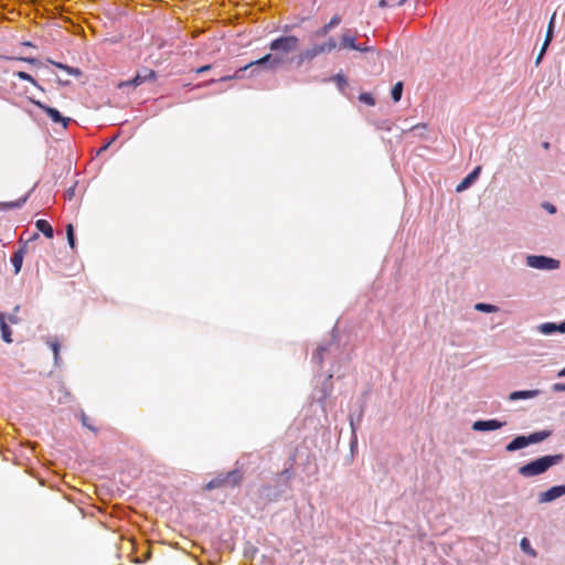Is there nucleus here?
<instances>
[{
    "instance_id": "f257e3e1",
    "label": "nucleus",
    "mask_w": 565,
    "mask_h": 565,
    "mask_svg": "<svg viewBox=\"0 0 565 565\" xmlns=\"http://www.w3.org/2000/svg\"><path fill=\"white\" fill-rule=\"evenodd\" d=\"M299 47V39L295 35L280 36L270 42L269 49L275 52V54H266L257 61L250 62L244 67L239 68L234 75L223 76L218 81H230L234 78H238L239 72H244L253 66H265L268 70H276L278 66L282 65L286 62L285 55L296 51Z\"/></svg>"
},
{
    "instance_id": "f03ea898",
    "label": "nucleus",
    "mask_w": 565,
    "mask_h": 565,
    "mask_svg": "<svg viewBox=\"0 0 565 565\" xmlns=\"http://www.w3.org/2000/svg\"><path fill=\"white\" fill-rule=\"evenodd\" d=\"M563 455H548L540 457L519 468V473L525 478L535 477L546 472L551 467L563 461Z\"/></svg>"
},
{
    "instance_id": "7ed1b4c3",
    "label": "nucleus",
    "mask_w": 565,
    "mask_h": 565,
    "mask_svg": "<svg viewBox=\"0 0 565 565\" xmlns=\"http://www.w3.org/2000/svg\"><path fill=\"white\" fill-rule=\"evenodd\" d=\"M338 46L337 41L334 39H329L328 42L323 44H316L310 49L302 51L297 58V64L301 65L305 62L312 61L320 54H327L335 50Z\"/></svg>"
},
{
    "instance_id": "20e7f679",
    "label": "nucleus",
    "mask_w": 565,
    "mask_h": 565,
    "mask_svg": "<svg viewBox=\"0 0 565 565\" xmlns=\"http://www.w3.org/2000/svg\"><path fill=\"white\" fill-rule=\"evenodd\" d=\"M241 480H242L241 473L236 470H233V471L227 472L226 475L217 476L216 478L209 481L205 484V489L213 490V489H217V488H221L224 486L235 487V486L239 484Z\"/></svg>"
},
{
    "instance_id": "39448f33",
    "label": "nucleus",
    "mask_w": 565,
    "mask_h": 565,
    "mask_svg": "<svg viewBox=\"0 0 565 565\" xmlns=\"http://www.w3.org/2000/svg\"><path fill=\"white\" fill-rule=\"evenodd\" d=\"M157 78V74L153 70L142 68L139 71L136 76L129 81H122L117 84L118 89H122L125 87H138L148 81H154Z\"/></svg>"
},
{
    "instance_id": "423d86ee",
    "label": "nucleus",
    "mask_w": 565,
    "mask_h": 565,
    "mask_svg": "<svg viewBox=\"0 0 565 565\" xmlns=\"http://www.w3.org/2000/svg\"><path fill=\"white\" fill-rule=\"evenodd\" d=\"M31 103L44 111L53 122L61 124L63 128L66 129L71 121L70 117L62 116L56 108L50 107L40 100L31 99Z\"/></svg>"
},
{
    "instance_id": "0eeeda50",
    "label": "nucleus",
    "mask_w": 565,
    "mask_h": 565,
    "mask_svg": "<svg viewBox=\"0 0 565 565\" xmlns=\"http://www.w3.org/2000/svg\"><path fill=\"white\" fill-rule=\"evenodd\" d=\"M526 264L527 266L536 269H557L559 267V262L557 259L546 256H527Z\"/></svg>"
},
{
    "instance_id": "6e6552de",
    "label": "nucleus",
    "mask_w": 565,
    "mask_h": 565,
    "mask_svg": "<svg viewBox=\"0 0 565 565\" xmlns=\"http://www.w3.org/2000/svg\"><path fill=\"white\" fill-rule=\"evenodd\" d=\"M504 425L505 422H500L497 419L477 420L472 424V429L477 431H489L500 429Z\"/></svg>"
},
{
    "instance_id": "1a4fd4ad",
    "label": "nucleus",
    "mask_w": 565,
    "mask_h": 565,
    "mask_svg": "<svg viewBox=\"0 0 565 565\" xmlns=\"http://www.w3.org/2000/svg\"><path fill=\"white\" fill-rule=\"evenodd\" d=\"M565 494V484L554 486L548 490L540 493L539 501L541 503L551 502Z\"/></svg>"
},
{
    "instance_id": "9d476101",
    "label": "nucleus",
    "mask_w": 565,
    "mask_h": 565,
    "mask_svg": "<svg viewBox=\"0 0 565 565\" xmlns=\"http://www.w3.org/2000/svg\"><path fill=\"white\" fill-rule=\"evenodd\" d=\"M481 167H476L457 186V192H462L468 189L479 177Z\"/></svg>"
},
{
    "instance_id": "9b49d317",
    "label": "nucleus",
    "mask_w": 565,
    "mask_h": 565,
    "mask_svg": "<svg viewBox=\"0 0 565 565\" xmlns=\"http://www.w3.org/2000/svg\"><path fill=\"white\" fill-rule=\"evenodd\" d=\"M539 331L543 334H552L554 332L565 333V321L561 323L545 322L537 327Z\"/></svg>"
},
{
    "instance_id": "f8f14e48",
    "label": "nucleus",
    "mask_w": 565,
    "mask_h": 565,
    "mask_svg": "<svg viewBox=\"0 0 565 565\" xmlns=\"http://www.w3.org/2000/svg\"><path fill=\"white\" fill-rule=\"evenodd\" d=\"M529 445H530V443H529L527 436H518L511 443H509L507 445L505 450L512 452V451L522 449Z\"/></svg>"
},
{
    "instance_id": "ddd939ff",
    "label": "nucleus",
    "mask_w": 565,
    "mask_h": 565,
    "mask_svg": "<svg viewBox=\"0 0 565 565\" xmlns=\"http://www.w3.org/2000/svg\"><path fill=\"white\" fill-rule=\"evenodd\" d=\"M540 394L539 390H529V391H514L509 395L510 401L518 399H527L536 397Z\"/></svg>"
},
{
    "instance_id": "4468645a",
    "label": "nucleus",
    "mask_w": 565,
    "mask_h": 565,
    "mask_svg": "<svg viewBox=\"0 0 565 565\" xmlns=\"http://www.w3.org/2000/svg\"><path fill=\"white\" fill-rule=\"evenodd\" d=\"M49 62L51 64H53L54 66H56L57 68L65 71L67 74L72 75V76L81 77L83 74V72L78 67L68 66L66 64L55 62L52 60H49Z\"/></svg>"
},
{
    "instance_id": "2eb2a0df",
    "label": "nucleus",
    "mask_w": 565,
    "mask_h": 565,
    "mask_svg": "<svg viewBox=\"0 0 565 565\" xmlns=\"http://www.w3.org/2000/svg\"><path fill=\"white\" fill-rule=\"evenodd\" d=\"M340 47L341 49H351V50L356 49L355 35L350 34V32L343 33L341 36V41H340Z\"/></svg>"
},
{
    "instance_id": "dca6fc26",
    "label": "nucleus",
    "mask_w": 565,
    "mask_h": 565,
    "mask_svg": "<svg viewBox=\"0 0 565 565\" xmlns=\"http://www.w3.org/2000/svg\"><path fill=\"white\" fill-rule=\"evenodd\" d=\"M35 226H36L38 231H40L44 234L45 237H47V238L53 237V234H54L53 227L46 220H38L35 222Z\"/></svg>"
},
{
    "instance_id": "f3484780",
    "label": "nucleus",
    "mask_w": 565,
    "mask_h": 565,
    "mask_svg": "<svg viewBox=\"0 0 565 565\" xmlns=\"http://www.w3.org/2000/svg\"><path fill=\"white\" fill-rule=\"evenodd\" d=\"M23 257H24V249L23 248H20L18 249L11 257V263L14 267V274H19L20 270H21V267H22V263H23Z\"/></svg>"
},
{
    "instance_id": "a211bd4d",
    "label": "nucleus",
    "mask_w": 565,
    "mask_h": 565,
    "mask_svg": "<svg viewBox=\"0 0 565 565\" xmlns=\"http://www.w3.org/2000/svg\"><path fill=\"white\" fill-rule=\"evenodd\" d=\"M0 330H1L3 341L7 343H11L12 342L11 330L4 320L3 312H1V311H0Z\"/></svg>"
},
{
    "instance_id": "6ab92c4d",
    "label": "nucleus",
    "mask_w": 565,
    "mask_h": 565,
    "mask_svg": "<svg viewBox=\"0 0 565 565\" xmlns=\"http://www.w3.org/2000/svg\"><path fill=\"white\" fill-rule=\"evenodd\" d=\"M341 22V19L339 15H333L331 18V20L329 21V23L324 24L318 32L317 34L320 35V36H326L332 28L337 26L338 24H340Z\"/></svg>"
},
{
    "instance_id": "aec40b11",
    "label": "nucleus",
    "mask_w": 565,
    "mask_h": 565,
    "mask_svg": "<svg viewBox=\"0 0 565 565\" xmlns=\"http://www.w3.org/2000/svg\"><path fill=\"white\" fill-rule=\"evenodd\" d=\"M550 435H551V431H547V430L535 431L533 434H530L527 436V439L531 445V444H536V443H541V441L545 440Z\"/></svg>"
},
{
    "instance_id": "412c9836",
    "label": "nucleus",
    "mask_w": 565,
    "mask_h": 565,
    "mask_svg": "<svg viewBox=\"0 0 565 565\" xmlns=\"http://www.w3.org/2000/svg\"><path fill=\"white\" fill-rule=\"evenodd\" d=\"M18 78L31 83L36 88L43 90V87L26 72L19 71L14 74Z\"/></svg>"
},
{
    "instance_id": "4be33fe9",
    "label": "nucleus",
    "mask_w": 565,
    "mask_h": 565,
    "mask_svg": "<svg viewBox=\"0 0 565 565\" xmlns=\"http://www.w3.org/2000/svg\"><path fill=\"white\" fill-rule=\"evenodd\" d=\"M26 200H28V195L19 199L15 202H3V203H0V210L20 207L21 205H23L26 202Z\"/></svg>"
},
{
    "instance_id": "5701e85b",
    "label": "nucleus",
    "mask_w": 565,
    "mask_h": 565,
    "mask_svg": "<svg viewBox=\"0 0 565 565\" xmlns=\"http://www.w3.org/2000/svg\"><path fill=\"white\" fill-rule=\"evenodd\" d=\"M475 309L477 311H481V312H497L499 311V308L494 305H489V303H483V302H478L475 305Z\"/></svg>"
},
{
    "instance_id": "b1692460",
    "label": "nucleus",
    "mask_w": 565,
    "mask_h": 565,
    "mask_svg": "<svg viewBox=\"0 0 565 565\" xmlns=\"http://www.w3.org/2000/svg\"><path fill=\"white\" fill-rule=\"evenodd\" d=\"M403 94V82H397L391 92L392 98L395 103L399 102Z\"/></svg>"
},
{
    "instance_id": "393cba45",
    "label": "nucleus",
    "mask_w": 565,
    "mask_h": 565,
    "mask_svg": "<svg viewBox=\"0 0 565 565\" xmlns=\"http://www.w3.org/2000/svg\"><path fill=\"white\" fill-rule=\"evenodd\" d=\"M520 546L522 551L531 556H535V551L531 547L530 541L526 537L521 540Z\"/></svg>"
},
{
    "instance_id": "a878e982",
    "label": "nucleus",
    "mask_w": 565,
    "mask_h": 565,
    "mask_svg": "<svg viewBox=\"0 0 565 565\" xmlns=\"http://www.w3.org/2000/svg\"><path fill=\"white\" fill-rule=\"evenodd\" d=\"M327 351L326 347H318L316 352L313 353L312 359L318 365H321L323 362V354Z\"/></svg>"
},
{
    "instance_id": "bb28decb",
    "label": "nucleus",
    "mask_w": 565,
    "mask_h": 565,
    "mask_svg": "<svg viewBox=\"0 0 565 565\" xmlns=\"http://www.w3.org/2000/svg\"><path fill=\"white\" fill-rule=\"evenodd\" d=\"M66 236H67V242H68V245L72 249L75 248V236H74V227L72 224H68L66 226Z\"/></svg>"
},
{
    "instance_id": "cd10ccee",
    "label": "nucleus",
    "mask_w": 565,
    "mask_h": 565,
    "mask_svg": "<svg viewBox=\"0 0 565 565\" xmlns=\"http://www.w3.org/2000/svg\"><path fill=\"white\" fill-rule=\"evenodd\" d=\"M359 99L370 106H374L375 105V99L373 98V96L369 93H362L360 96H359Z\"/></svg>"
},
{
    "instance_id": "c85d7f7f",
    "label": "nucleus",
    "mask_w": 565,
    "mask_h": 565,
    "mask_svg": "<svg viewBox=\"0 0 565 565\" xmlns=\"http://www.w3.org/2000/svg\"><path fill=\"white\" fill-rule=\"evenodd\" d=\"M49 344L54 353V359L56 362L58 360V354H60V343L56 340H54V341H51Z\"/></svg>"
},
{
    "instance_id": "c756f323",
    "label": "nucleus",
    "mask_w": 565,
    "mask_h": 565,
    "mask_svg": "<svg viewBox=\"0 0 565 565\" xmlns=\"http://www.w3.org/2000/svg\"><path fill=\"white\" fill-rule=\"evenodd\" d=\"M552 39H553V30H551V28H547V32H546V36H545L543 45L545 47H548Z\"/></svg>"
},
{
    "instance_id": "7c9ffc66",
    "label": "nucleus",
    "mask_w": 565,
    "mask_h": 565,
    "mask_svg": "<svg viewBox=\"0 0 565 565\" xmlns=\"http://www.w3.org/2000/svg\"><path fill=\"white\" fill-rule=\"evenodd\" d=\"M82 424H83L85 427H87L88 429L93 430V431H96V430H97L95 427H93V426L89 424V422H88V417H87L85 414H83V415H82Z\"/></svg>"
},
{
    "instance_id": "2f4dec72",
    "label": "nucleus",
    "mask_w": 565,
    "mask_h": 565,
    "mask_svg": "<svg viewBox=\"0 0 565 565\" xmlns=\"http://www.w3.org/2000/svg\"><path fill=\"white\" fill-rule=\"evenodd\" d=\"M547 47H545L544 45H542L541 47V51L539 52L537 56H536V60H535V64L539 65L546 52Z\"/></svg>"
},
{
    "instance_id": "473e14b6",
    "label": "nucleus",
    "mask_w": 565,
    "mask_h": 565,
    "mask_svg": "<svg viewBox=\"0 0 565 565\" xmlns=\"http://www.w3.org/2000/svg\"><path fill=\"white\" fill-rule=\"evenodd\" d=\"M354 50L361 51V52H370V51H373V47L372 46H362V45L356 44V49H354Z\"/></svg>"
},
{
    "instance_id": "72a5a7b5",
    "label": "nucleus",
    "mask_w": 565,
    "mask_h": 565,
    "mask_svg": "<svg viewBox=\"0 0 565 565\" xmlns=\"http://www.w3.org/2000/svg\"><path fill=\"white\" fill-rule=\"evenodd\" d=\"M19 60L28 62L30 64H38L39 63V61L36 58H34V57H20Z\"/></svg>"
},
{
    "instance_id": "f704fd0d",
    "label": "nucleus",
    "mask_w": 565,
    "mask_h": 565,
    "mask_svg": "<svg viewBox=\"0 0 565 565\" xmlns=\"http://www.w3.org/2000/svg\"><path fill=\"white\" fill-rule=\"evenodd\" d=\"M553 390L556 391V392L565 391V384L556 383V384L553 385Z\"/></svg>"
},
{
    "instance_id": "c9c22d12",
    "label": "nucleus",
    "mask_w": 565,
    "mask_h": 565,
    "mask_svg": "<svg viewBox=\"0 0 565 565\" xmlns=\"http://www.w3.org/2000/svg\"><path fill=\"white\" fill-rule=\"evenodd\" d=\"M211 67H212L211 65H204V66H201V67L196 68L195 72L198 74H201V73H204V72L211 70Z\"/></svg>"
},
{
    "instance_id": "e433bc0d",
    "label": "nucleus",
    "mask_w": 565,
    "mask_h": 565,
    "mask_svg": "<svg viewBox=\"0 0 565 565\" xmlns=\"http://www.w3.org/2000/svg\"><path fill=\"white\" fill-rule=\"evenodd\" d=\"M337 82L339 83V85H345L347 84V81H345V77L341 74L337 75Z\"/></svg>"
},
{
    "instance_id": "4c0bfd02",
    "label": "nucleus",
    "mask_w": 565,
    "mask_h": 565,
    "mask_svg": "<svg viewBox=\"0 0 565 565\" xmlns=\"http://www.w3.org/2000/svg\"><path fill=\"white\" fill-rule=\"evenodd\" d=\"M544 207L550 212V213H555V207L554 205L550 204V203H545L544 204Z\"/></svg>"
},
{
    "instance_id": "58836bf2",
    "label": "nucleus",
    "mask_w": 565,
    "mask_h": 565,
    "mask_svg": "<svg viewBox=\"0 0 565 565\" xmlns=\"http://www.w3.org/2000/svg\"><path fill=\"white\" fill-rule=\"evenodd\" d=\"M381 129L391 130V126L387 121H384L381 126H379Z\"/></svg>"
},
{
    "instance_id": "ea45409f",
    "label": "nucleus",
    "mask_w": 565,
    "mask_h": 565,
    "mask_svg": "<svg viewBox=\"0 0 565 565\" xmlns=\"http://www.w3.org/2000/svg\"><path fill=\"white\" fill-rule=\"evenodd\" d=\"M554 23H555V13L552 15L547 28H551V30H553L554 29Z\"/></svg>"
},
{
    "instance_id": "a19ab883",
    "label": "nucleus",
    "mask_w": 565,
    "mask_h": 565,
    "mask_svg": "<svg viewBox=\"0 0 565 565\" xmlns=\"http://www.w3.org/2000/svg\"><path fill=\"white\" fill-rule=\"evenodd\" d=\"M379 7H381V8H385V7H387V2H386V0H380V1H379Z\"/></svg>"
},
{
    "instance_id": "79ce46f5",
    "label": "nucleus",
    "mask_w": 565,
    "mask_h": 565,
    "mask_svg": "<svg viewBox=\"0 0 565 565\" xmlns=\"http://www.w3.org/2000/svg\"><path fill=\"white\" fill-rule=\"evenodd\" d=\"M57 82H58L60 85H68L70 84L68 81H63L61 78H58Z\"/></svg>"
},
{
    "instance_id": "37998d69",
    "label": "nucleus",
    "mask_w": 565,
    "mask_h": 565,
    "mask_svg": "<svg viewBox=\"0 0 565 565\" xmlns=\"http://www.w3.org/2000/svg\"><path fill=\"white\" fill-rule=\"evenodd\" d=\"M558 376H565V367L558 372Z\"/></svg>"
},
{
    "instance_id": "c03bdc74",
    "label": "nucleus",
    "mask_w": 565,
    "mask_h": 565,
    "mask_svg": "<svg viewBox=\"0 0 565 565\" xmlns=\"http://www.w3.org/2000/svg\"><path fill=\"white\" fill-rule=\"evenodd\" d=\"M108 146H109V143H106V145H105V146L99 150V152H102V151L106 150V149L108 148Z\"/></svg>"
},
{
    "instance_id": "a18cd8bd",
    "label": "nucleus",
    "mask_w": 565,
    "mask_h": 565,
    "mask_svg": "<svg viewBox=\"0 0 565 565\" xmlns=\"http://www.w3.org/2000/svg\"><path fill=\"white\" fill-rule=\"evenodd\" d=\"M544 148L547 149L550 147L548 142H544Z\"/></svg>"
},
{
    "instance_id": "49530a36",
    "label": "nucleus",
    "mask_w": 565,
    "mask_h": 565,
    "mask_svg": "<svg viewBox=\"0 0 565 565\" xmlns=\"http://www.w3.org/2000/svg\"><path fill=\"white\" fill-rule=\"evenodd\" d=\"M215 82H217V81L216 79H211L207 84H213Z\"/></svg>"
},
{
    "instance_id": "de8ad7c7",
    "label": "nucleus",
    "mask_w": 565,
    "mask_h": 565,
    "mask_svg": "<svg viewBox=\"0 0 565 565\" xmlns=\"http://www.w3.org/2000/svg\"><path fill=\"white\" fill-rule=\"evenodd\" d=\"M36 237H39V234H38V233H34V234H33V236H32V238H36Z\"/></svg>"
},
{
    "instance_id": "09e8293b",
    "label": "nucleus",
    "mask_w": 565,
    "mask_h": 565,
    "mask_svg": "<svg viewBox=\"0 0 565 565\" xmlns=\"http://www.w3.org/2000/svg\"><path fill=\"white\" fill-rule=\"evenodd\" d=\"M418 127H419V125L413 126V127L411 128V130L416 129V128H418Z\"/></svg>"
}]
</instances>
